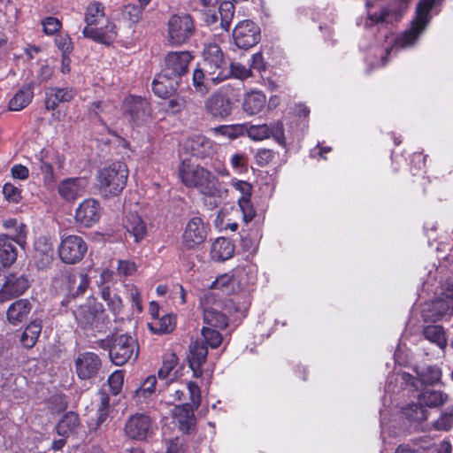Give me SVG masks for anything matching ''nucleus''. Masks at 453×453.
Returning a JSON list of instances; mask_svg holds the SVG:
<instances>
[{
  "label": "nucleus",
  "mask_w": 453,
  "mask_h": 453,
  "mask_svg": "<svg viewBox=\"0 0 453 453\" xmlns=\"http://www.w3.org/2000/svg\"><path fill=\"white\" fill-rule=\"evenodd\" d=\"M180 182L188 188L196 189L205 197H221L222 189L219 179L207 168L182 160L178 168Z\"/></svg>",
  "instance_id": "obj_1"
},
{
  "label": "nucleus",
  "mask_w": 453,
  "mask_h": 453,
  "mask_svg": "<svg viewBox=\"0 0 453 453\" xmlns=\"http://www.w3.org/2000/svg\"><path fill=\"white\" fill-rule=\"evenodd\" d=\"M86 23L82 34L86 38L104 44L111 43L117 37L115 24L105 19L104 6L99 2L90 3L85 11Z\"/></svg>",
  "instance_id": "obj_2"
},
{
  "label": "nucleus",
  "mask_w": 453,
  "mask_h": 453,
  "mask_svg": "<svg viewBox=\"0 0 453 453\" xmlns=\"http://www.w3.org/2000/svg\"><path fill=\"white\" fill-rule=\"evenodd\" d=\"M435 0H421L416 10V17L411 21V27L398 37H393L394 45L385 50L387 54L398 49H407L414 46L421 35L426 30L430 21V12L434 5Z\"/></svg>",
  "instance_id": "obj_3"
},
{
  "label": "nucleus",
  "mask_w": 453,
  "mask_h": 453,
  "mask_svg": "<svg viewBox=\"0 0 453 453\" xmlns=\"http://www.w3.org/2000/svg\"><path fill=\"white\" fill-rule=\"evenodd\" d=\"M203 322L211 326L226 328L228 325V314L238 311L231 299L221 300L211 292H206L201 297Z\"/></svg>",
  "instance_id": "obj_4"
},
{
  "label": "nucleus",
  "mask_w": 453,
  "mask_h": 453,
  "mask_svg": "<svg viewBox=\"0 0 453 453\" xmlns=\"http://www.w3.org/2000/svg\"><path fill=\"white\" fill-rule=\"evenodd\" d=\"M128 169L125 163L113 162L98 171L97 186L100 193L105 196H118L126 187Z\"/></svg>",
  "instance_id": "obj_5"
},
{
  "label": "nucleus",
  "mask_w": 453,
  "mask_h": 453,
  "mask_svg": "<svg viewBox=\"0 0 453 453\" xmlns=\"http://www.w3.org/2000/svg\"><path fill=\"white\" fill-rule=\"evenodd\" d=\"M202 65L213 84H218L231 76L229 66L217 44L210 43L204 47Z\"/></svg>",
  "instance_id": "obj_6"
},
{
  "label": "nucleus",
  "mask_w": 453,
  "mask_h": 453,
  "mask_svg": "<svg viewBox=\"0 0 453 453\" xmlns=\"http://www.w3.org/2000/svg\"><path fill=\"white\" fill-rule=\"evenodd\" d=\"M188 389L190 395L192 406L185 403L181 405H174L170 409L173 422L176 423L182 432H188L195 426L194 409L200 404V389L194 382H188Z\"/></svg>",
  "instance_id": "obj_7"
},
{
  "label": "nucleus",
  "mask_w": 453,
  "mask_h": 453,
  "mask_svg": "<svg viewBox=\"0 0 453 453\" xmlns=\"http://www.w3.org/2000/svg\"><path fill=\"white\" fill-rule=\"evenodd\" d=\"M139 354V347L136 341L127 334H117L110 341L109 355L112 363L116 365H123L129 360L134 361Z\"/></svg>",
  "instance_id": "obj_8"
},
{
  "label": "nucleus",
  "mask_w": 453,
  "mask_h": 453,
  "mask_svg": "<svg viewBox=\"0 0 453 453\" xmlns=\"http://www.w3.org/2000/svg\"><path fill=\"white\" fill-rule=\"evenodd\" d=\"M250 268L237 267L232 273H225L215 279L210 285L211 289H219L226 294H234L242 290L249 283Z\"/></svg>",
  "instance_id": "obj_9"
},
{
  "label": "nucleus",
  "mask_w": 453,
  "mask_h": 453,
  "mask_svg": "<svg viewBox=\"0 0 453 453\" xmlns=\"http://www.w3.org/2000/svg\"><path fill=\"white\" fill-rule=\"evenodd\" d=\"M168 40L173 45H181L188 42L195 32V26L188 14H174L167 23Z\"/></svg>",
  "instance_id": "obj_10"
},
{
  "label": "nucleus",
  "mask_w": 453,
  "mask_h": 453,
  "mask_svg": "<svg viewBox=\"0 0 453 453\" xmlns=\"http://www.w3.org/2000/svg\"><path fill=\"white\" fill-rule=\"evenodd\" d=\"M88 250L82 237L76 234L63 235L58 246V255L62 262L73 265L80 262Z\"/></svg>",
  "instance_id": "obj_11"
},
{
  "label": "nucleus",
  "mask_w": 453,
  "mask_h": 453,
  "mask_svg": "<svg viewBox=\"0 0 453 453\" xmlns=\"http://www.w3.org/2000/svg\"><path fill=\"white\" fill-rule=\"evenodd\" d=\"M426 321H437L444 316L453 315V285H449L441 297H437L422 311Z\"/></svg>",
  "instance_id": "obj_12"
},
{
  "label": "nucleus",
  "mask_w": 453,
  "mask_h": 453,
  "mask_svg": "<svg viewBox=\"0 0 453 453\" xmlns=\"http://www.w3.org/2000/svg\"><path fill=\"white\" fill-rule=\"evenodd\" d=\"M209 226L200 217L190 219L182 234V246L186 250L199 249L207 238Z\"/></svg>",
  "instance_id": "obj_13"
},
{
  "label": "nucleus",
  "mask_w": 453,
  "mask_h": 453,
  "mask_svg": "<svg viewBox=\"0 0 453 453\" xmlns=\"http://www.w3.org/2000/svg\"><path fill=\"white\" fill-rule=\"evenodd\" d=\"M244 134L253 141H263L273 137L279 144L285 145L286 138L284 134L283 123L276 121L270 126L266 124L245 126Z\"/></svg>",
  "instance_id": "obj_14"
},
{
  "label": "nucleus",
  "mask_w": 453,
  "mask_h": 453,
  "mask_svg": "<svg viewBox=\"0 0 453 453\" xmlns=\"http://www.w3.org/2000/svg\"><path fill=\"white\" fill-rule=\"evenodd\" d=\"M233 38L238 48L249 49L259 42L260 29L254 22L243 20L234 27Z\"/></svg>",
  "instance_id": "obj_15"
},
{
  "label": "nucleus",
  "mask_w": 453,
  "mask_h": 453,
  "mask_svg": "<svg viewBox=\"0 0 453 453\" xmlns=\"http://www.w3.org/2000/svg\"><path fill=\"white\" fill-rule=\"evenodd\" d=\"M124 431L131 439L144 440L152 434V420L144 413H135L126 421Z\"/></svg>",
  "instance_id": "obj_16"
},
{
  "label": "nucleus",
  "mask_w": 453,
  "mask_h": 453,
  "mask_svg": "<svg viewBox=\"0 0 453 453\" xmlns=\"http://www.w3.org/2000/svg\"><path fill=\"white\" fill-rule=\"evenodd\" d=\"M124 112L134 125L147 122L150 117L149 103L139 96H127L123 103Z\"/></svg>",
  "instance_id": "obj_17"
},
{
  "label": "nucleus",
  "mask_w": 453,
  "mask_h": 453,
  "mask_svg": "<svg viewBox=\"0 0 453 453\" xmlns=\"http://www.w3.org/2000/svg\"><path fill=\"white\" fill-rule=\"evenodd\" d=\"M231 186L240 194L238 197V207L242 211V219L245 224L250 222L255 215V209L250 202L252 186L245 180H232Z\"/></svg>",
  "instance_id": "obj_18"
},
{
  "label": "nucleus",
  "mask_w": 453,
  "mask_h": 453,
  "mask_svg": "<svg viewBox=\"0 0 453 453\" xmlns=\"http://www.w3.org/2000/svg\"><path fill=\"white\" fill-rule=\"evenodd\" d=\"M192 59L193 57L188 51L169 52L165 58L164 73L178 80V78L187 73Z\"/></svg>",
  "instance_id": "obj_19"
},
{
  "label": "nucleus",
  "mask_w": 453,
  "mask_h": 453,
  "mask_svg": "<svg viewBox=\"0 0 453 453\" xmlns=\"http://www.w3.org/2000/svg\"><path fill=\"white\" fill-rule=\"evenodd\" d=\"M101 367V360L93 352L80 354L75 360L76 372L82 380L90 379L96 375Z\"/></svg>",
  "instance_id": "obj_20"
},
{
  "label": "nucleus",
  "mask_w": 453,
  "mask_h": 453,
  "mask_svg": "<svg viewBox=\"0 0 453 453\" xmlns=\"http://www.w3.org/2000/svg\"><path fill=\"white\" fill-rule=\"evenodd\" d=\"M101 216V208L99 203L94 199L84 200L76 209L75 219L84 226H91L96 224Z\"/></svg>",
  "instance_id": "obj_21"
},
{
  "label": "nucleus",
  "mask_w": 453,
  "mask_h": 453,
  "mask_svg": "<svg viewBox=\"0 0 453 453\" xmlns=\"http://www.w3.org/2000/svg\"><path fill=\"white\" fill-rule=\"evenodd\" d=\"M86 188V180L82 178H67L59 182L58 192L64 200L73 202L84 194Z\"/></svg>",
  "instance_id": "obj_22"
},
{
  "label": "nucleus",
  "mask_w": 453,
  "mask_h": 453,
  "mask_svg": "<svg viewBox=\"0 0 453 453\" xmlns=\"http://www.w3.org/2000/svg\"><path fill=\"white\" fill-rule=\"evenodd\" d=\"M54 159V152L50 150H42L35 154L32 160L34 170H39L43 176V181L46 185H51L54 182V171L52 162Z\"/></svg>",
  "instance_id": "obj_23"
},
{
  "label": "nucleus",
  "mask_w": 453,
  "mask_h": 453,
  "mask_svg": "<svg viewBox=\"0 0 453 453\" xmlns=\"http://www.w3.org/2000/svg\"><path fill=\"white\" fill-rule=\"evenodd\" d=\"M34 259L40 269L48 267L53 262L54 249L50 239L40 236L35 240Z\"/></svg>",
  "instance_id": "obj_24"
},
{
  "label": "nucleus",
  "mask_w": 453,
  "mask_h": 453,
  "mask_svg": "<svg viewBox=\"0 0 453 453\" xmlns=\"http://www.w3.org/2000/svg\"><path fill=\"white\" fill-rule=\"evenodd\" d=\"M205 110L215 118L224 119L232 111L230 99L220 93H214L205 101Z\"/></svg>",
  "instance_id": "obj_25"
},
{
  "label": "nucleus",
  "mask_w": 453,
  "mask_h": 453,
  "mask_svg": "<svg viewBox=\"0 0 453 453\" xmlns=\"http://www.w3.org/2000/svg\"><path fill=\"white\" fill-rule=\"evenodd\" d=\"M123 226L127 232L134 238L135 242H140L147 235V226L142 217L136 212H128L123 220Z\"/></svg>",
  "instance_id": "obj_26"
},
{
  "label": "nucleus",
  "mask_w": 453,
  "mask_h": 453,
  "mask_svg": "<svg viewBox=\"0 0 453 453\" xmlns=\"http://www.w3.org/2000/svg\"><path fill=\"white\" fill-rule=\"evenodd\" d=\"M207 355V347L200 343L198 341H196L190 344L188 359L189 367L193 371L195 377H200L202 375V365L206 361Z\"/></svg>",
  "instance_id": "obj_27"
},
{
  "label": "nucleus",
  "mask_w": 453,
  "mask_h": 453,
  "mask_svg": "<svg viewBox=\"0 0 453 453\" xmlns=\"http://www.w3.org/2000/svg\"><path fill=\"white\" fill-rule=\"evenodd\" d=\"M192 155L203 157L216 151L217 144L203 135H195L187 143Z\"/></svg>",
  "instance_id": "obj_28"
},
{
  "label": "nucleus",
  "mask_w": 453,
  "mask_h": 453,
  "mask_svg": "<svg viewBox=\"0 0 453 453\" xmlns=\"http://www.w3.org/2000/svg\"><path fill=\"white\" fill-rule=\"evenodd\" d=\"M28 288V281L24 276H9L3 285L0 295L4 299L20 296Z\"/></svg>",
  "instance_id": "obj_29"
},
{
  "label": "nucleus",
  "mask_w": 453,
  "mask_h": 453,
  "mask_svg": "<svg viewBox=\"0 0 453 453\" xmlns=\"http://www.w3.org/2000/svg\"><path fill=\"white\" fill-rule=\"evenodd\" d=\"M178 85V80L163 72L154 79L152 90L158 97L166 98L176 90Z\"/></svg>",
  "instance_id": "obj_30"
},
{
  "label": "nucleus",
  "mask_w": 453,
  "mask_h": 453,
  "mask_svg": "<svg viewBox=\"0 0 453 453\" xmlns=\"http://www.w3.org/2000/svg\"><path fill=\"white\" fill-rule=\"evenodd\" d=\"M32 309L31 303L27 299H19L12 303L6 312L7 320L12 325H18L27 319Z\"/></svg>",
  "instance_id": "obj_31"
},
{
  "label": "nucleus",
  "mask_w": 453,
  "mask_h": 453,
  "mask_svg": "<svg viewBox=\"0 0 453 453\" xmlns=\"http://www.w3.org/2000/svg\"><path fill=\"white\" fill-rule=\"evenodd\" d=\"M234 252V243L226 238H217L211 246V257L215 261H225L231 258Z\"/></svg>",
  "instance_id": "obj_32"
},
{
  "label": "nucleus",
  "mask_w": 453,
  "mask_h": 453,
  "mask_svg": "<svg viewBox=\"0 0 453 453\" xmlns=\"http://www.w3.org/2000/svg\"><path fill=\"white\" fill-rule=\"evenodd\" d=\"M266 96L260 91L249 92L243 100L242 109L249 115L259 113L265 106Z\"/></svg>",
  "instance_id": "obj_33"
},
{
  "label": "nucleus",
  "mask_w": 453,
  "mask_h": 453,
  "mask_svg": "<svg viewBox=\"0 0 453 453\" xmlns=\"http://www.w3.org/2000/svg\"><path fill=\"white\" fill-rule=\"evenodd\" d=\"M74 96V91L69 88H51L47 94L45 101L46 108L55 109L60 103L70 101Z\"/></svg>",
  "instance_id": "obj_34"
},
{
  "label": "nucleus",
  "mask_w": 453,
  "mask_h": 453,
  "mask_svg": "<svg viewBox=\"0 0 453 453\" xmlns=\"http://www.w3.org/2000/svg\"><path fill=\"white\" fill-rule=\"evenodd\" d=\"M424 337L430 342L444 349L447 346V336L444 328L439 325L426 326L423 329Z\"/></svg>",
  "instance_id": "obj_35"
},
{
  "label": "nucleus",
  "mask_w": 453,
  "mask_h": 453,
  "mask_svg": "<svg viewBox=\"0 0 453 453\" xmlns=\"http://www.w3.org/2000/svg\"><path fill=\"white\" fill-rule=\"evenodd\" d=\"M241 217L242 211L239 207L221 211L219 215V227L221 229L235 232L238 228L237 219Z\"/></svg>",
  "instance_id": "obj_36"
},
{
  "label": "nucleus",
  "mask_w": 453,
  "mask_h": 453,
  "mask_svg": "<svg viewBox=\"0 0 453 453\" xmlns=\"http://www.w3.org/2000/svg\"><path fill=\"white\" fill-rule=\"evenodd\" d=\"M175 326V318L171 314H165L156 318L148 323L150 330L155 334H166L172 332Z\"/></svg>",
  "instance_id": "obj_37"
},
{
  "label": "nucleus",
  "mask_w": 453,
  "mask_h": 453,
  "mask_svg": "<svg viewBox=\"0 0 453 453\" xmlns=\"http://www.w3.org/2000/svg\"><path fill=\"white\" fill-rule=\"evenodd\" d=\"M17 258V251L7 235H0V260L6 266L12 265Z\"/></svg>",
  "instance_id": "obj_38"
},
{
  "label": "nucleus",
  "mask_w": 453,
  "mask_h": 453,
  "mask_svg": "<svg viewBox=\"0 0 453 453\" xmlns=\"http://www.w3.org/2000/svg\"><path fill=\"white\" fill-rule=\"evenodd\" d=\"M42 331L40 320H34L27 326L20 337V342L26 348H32L36 343Z\"/></svg>",
  "instance_id": "obj_39"
},
{
  "label": "nucleus",
  "mask_w": 453,
  "mask_h": 453,
  "mask_svg": "<svg viewBox=\"0 0 453 453\" xmlns=\"http://www.w3.org/2000/svg\"><path fill=\"white\" fill-rule=\"evenodd\" d=\"M78 426V415L74 412H68L58 421L56 429L59 435L67 436L68 434L74 433Z\"/></svg>",
  "instance_id": "obj_40"
},
{
  "label": "nucleus",
  "mask_w": 453,
  "mask_h": 453,
  "mask_svg": "<svg viewBox=\"0 0 453 453\" xmlns=\"http://www.w3.org/2000/svg\"><path fill=\"white\" fill-rule=\"evenodd\" d=\"M178 365V357L175 353H167L164 359L163 364L160 369L158 370V377L161 380H165L169 378V380L172 381L176 379L177 372H174L172 373L173 370Z\"/></svg>",
  "instance_id": "obj_41"
},
{
  "label": "nucleus",
  "mask_w": 453,
  "mask_h": 453,
  "mask_svg": "<svg viewBox=\"0 0 453 453\" xmlns=\"http://www.w3.org/2000/svg\"><path fill=\"white\" fill-rule=\"evenodd\" d=\"M33 91L29 87L19 90L9 102L11 111H20L25 108L32 100Z\"/></svg>",
  "instance_id": "obj_42"
},
{
  "label": "nucleus",
  "mask_w": 453,
  "mask_h": 453,
  "mask_svg": "<svg viewBox=\"0 0 453 453\" xmlns=\"http://www.w3.org/2000/svg\"><path fill=\"white\" fill-rule=\"evenodd\" d=\"M192 81L196 90L202 94H205L209 90L210 87L214 85L212 83V80L209 79V75H207L203 65L202 67H198L194 70Z\"/></svg>",
  "instance_id": "obj_43"
},
{
  "label": "nucleus",
  "mask_w": 453,
  "mask_h": 453,
  "mask_svg": "<svg viewBox=\"0 0 453 453\" xmlns=\"http://www.w3.org/2000/svg\"><path fill=\"white\" fill-rule=\"evenodd\" d=\"M447 400V395L441 391L426 389L419 395L418 402L428 407H438Z\"/></svg>",
  "instance_id": "obj_44"
},
{
  "label": "nucleus",
  "mask_w": 453,
  "mask_h": 453,
  "mask_svg": "<svg viewBox=\"0 0 453 453\" xmlns=\"http://www.w3.org/2000/svg\"><path fill=\"white\" fill-rule=\"evenodd\" d=\"M157 378L154 375L148 376L135 390L134 397L137 402H142L150 397L156 389Z\"/></svg>",
  "instance_id": "obj_45"
},
{
  "label": "nucleus",
  "mask_w": 453,
  "mask_h": 453,
  "mask_svg": "<svg viewBox=\"0 0 453 453\" xmlns=\"http://www.w3.org/2000/svg\"><path fill=\"white\" fill-rule=\"evenodd\" d=\"M244 125L220 126L211 129V133L215 136L226 137L228 140H233L244 134Z\"/></svg>",
  "instance_id": "obj_46"
},
{
  "label": "nucleus",
  "mask_w": 453,
  "mask_h": 453,
  "mask_svg": "<svg viewBox=\"0 0 453 453\" xmlns=\"http://www.w3.org/2000/svg\"><path fill=\"white\" fill-rule=\"evenodd\" d=\"M101 296L113 313L121 311L123 308L122 300L118 295L111 293L109 287L101 288Z\"/></svg>",
  "instance_id": "obj_47"
},
{
  "label": "nucleus",
  "mask_w": 453,
  "mask_h": 453,
  "mask_svg": "<svg viewBox=\"0 0 453 453\" xmlns=\"http://www.w3.org/2000/svg\"><path fill=\"white\" fill-rule=\"evenodd\" d=\"M142 9L134 4H127L121 11L120 17L128 27H132L138 23L142 18Z\"/></svg>",
  "instance_id": "obj_48"
},
{
  "label": "nucleus",
  "mask_w": 453,
  "mask_h": 453,
  "mask_svg": "<svg viewBox=\"0 0 453 453\" xmlns=\"http://www.w3.org/2000/svg\"><path fill=\"white\" fill-rule=\"evenodd\" d=\"M98 395L100 403L97 409L98 416L95 428L99 427L107 419L110 412V397L108 394L104 390H101Z\"/></svg>",
  "instance_id": "obj_49"
},
{
  "label": "nucleus",
  "mask_w": 453,
  "mask_h": 453,
  "mask_svg": "<svg viewBox=\"0 0 453 453\" xmlns=\"http://www.w3.org/2000/svg\"><path fill=\"white\" fill-rule=\"evenodd\" d=\"M416 372L423 383H435L441 380V370L434 366L423 367L420 370L417 369Z\"/></svg>",
  "instance_id": "obj_50"
},
{
  "label": "nucleus",
  "mask_w": 453,
  "mask_h": 453,
  "mask_svg": "<svg viewBox=\"0 0 453 453\" xmlns=\"http://www.w3.org/2000/svg\"><path fill=\"white\" fill-rule=\"evenodd\" d=\"M201 334L205 344L211 349L218 348L223 341V337L219 331L208 326L202 328Z\"/></svg>",
  "instance_id": "obj_51"
},
{
  "label": "nucleus",
  "mask_w": 453,
  "mask_h": 453,
  "mask_svg": "<svg viewBox=\"0 0 453 453\" xmlns=\"http://www.w3.org/2000/svg\"><path fill=\"white\" fill-rule=\"evenodd\" d=\"M404 414L409 419L418 422L426 420L427 418V411L420 403L409 405L405 409Z\"/></svg>",
  "instance_id": "obj_52"
},
{
  "label": "nucleus",
  "mask_w": 453,
  "mask_h": 453,
  "mask_svg": "<svg viewBox=\"0 0 453 453\" xmlns=\"http://www.w3.org/2000/svg\"><path fill=\"white\" fill-rule=\"evenodd\" d=\"M220 24L225 30H228L232 18L234 16V7L232 2H224L219 8Z\"/></svg>",
  "instance_id": "obj_53"
},
{
  "label": "nucleus",
  "mask_w": 453,
  "mask_h": 453,
  "mask_svg": "<svg viewBox=\"0 0 453 453\" xmlns=\"http://www.w3.org/2000/svg\"><path fill=\"white\" fill-rule=\"evenodd\" d=\"M124 382V375L121 371H115L108 379V386L112 395H117L120 393Z\"/></svg>",
  "instance_id": "obj_54"
},
{
  "label": "nucleus",
  "mask_w": 453,
  "mask_h": 453,
  "mask_svg": "<svg viewBox=\"0 0 453 453\" xmlns=\"http://www.w3.org/2000/svg\"><path fill=\"white\" fill-rule=\"evenodd\" d=\"M102 311L101 304H95L94 311L87 312L86 307H80L74 311L76 319L81 324L89 323L95 317L96 313Z\"/></svg>",
  "instance_id": "obj_55"
},
{
  "label": "nucleus",
  "mask_w": 453,
  "mask_h": 453,
  "mask_svg": "<svg viewBox=\"0 0 453 453\" xmlns=\"http://www.w3.org/2000/svg\"><path fill=\"white\" fill-rule=\"evenodd\" d=\"M229 70L231 72V76L244 80L250 76V68L246 67L245 65L239 63H232L230 65Z\"/></svg>",
  "instance_id": "obj_56"
},
{
  "label": "nucleus",
  "mask_w": 453,
  "mask_h": 453,
  "mask_svg": "<svg viewBox=\"0 0 453 453\" xmlns=\"http://www.w3.org/2000/svg\"><path fill=\"white\" fill-rule=\"evenodd\" d=\"M43 31L46 35H51L61 28V22L54 17H48L42 22Z\"/></svg>",
  "instance_id": "obj_57"
},
{
  "label": "nucleus",
  "mask_w": 453,
  "mask_h": 453,
  "mask_svg": "<svg viewBox=\"0 0 453 453\" xmlns=\"http://www.w3.org/2000/svg\"><path fill=\"white\" fill-rule=\"evenodd\" d=\"M128 296L138 312L142 311V299L137 287L134 284L127 285Z\"/></svg>",
  "instance_id": "obj_58"
},
{
  "label": "nucleus",
  "mask_w": 453,
  "mask_h": 453,
  "mask_svg": "<svg viewBox=\"0 0 453 453\" xmlns=\"http://www.w3.org/2000/svg\"><path fill=\"white\" fill-rule=\"evenodd\" d=\"M3 194L4 197L11 201L17 203L20 199V190L11 183H6L3 188Z\"/></svg>",
  "instance_id": "obj_59"
},
{
  "label": "nucleus",
  "mask_w": 453,
  "mask_h": 453,
  "mask_svg": "<svg viewBox=\"0 0 453 453\" xmlns=\"http://www.w3.org/2000/svg\"><path fill=\"white\" fill-rule=\"evenodd\" d=\"M136 265L128 260H119L118 265V273L124 276H131L136 272Z\"/></svg>",
  "instance_id": "obj_60"
},
{
  "label": "nucleus",
  "mask_w": 453,
  "mask_h": 453,
  "mask_svg": "<svg viewBox=\"0 0 453 453\" xmlns=\"http://www.w3.org/2000/svg\"><path fill=\"white\" fill-rule=\"evenodd\" d=\"M255 157L259 165H265L273 159L274 152L269 149H261L257 150Z\"/></svg>",
  "instance_id": "obj_61"
},
{
  "label": "nucleus",
  "mask_w": 453,
  "mask_h": 453,
  "mask_svg": "<svg viewBox=\"0 0 453 453\" xmlns=\"http://www.w3.org/2000/svg\"><path fill=\"white\" fill-rule=\"evenodd\" d=\"M453 426V413L443 414L436 422L439 430H449Z\"/></svg>",
  "instance_id": "obj_62"
},
{
  "label": "nucleus",
  "mask_w": 453,
  "mask_h": 453,
  "mask_svg": "<svg viewBox=\"0 0 453 453\" xmlns=\"http://www.w3.org/2000/svg\"><path fill=\"white\" fill-rule=\"evenodd\" d=\"M12 175L14 179L26 180L28 178L29 171L22 165H15L12 167Z\"/></svg>",
  "instance_id": "obj_63"
},
{
  "label": "nucleus",
  "mask_w": 453,
  "mask_h": 453,
  "mask_svg": "<svg viewBox=\"0 0 453 453\" xmlns=\"http://www.w3.org/2000/svg\"><path fill=\"white\" fill-rule=\"evenodd\" d=\"M184 451L183 440L177 437L171 441L166 453H184Z\"/></svg>",
  "instance_id": "obj_64"
}]
</instances>
